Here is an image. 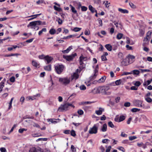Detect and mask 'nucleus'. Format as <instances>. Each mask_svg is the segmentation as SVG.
<instances>
[{
	"label": "nucleus",
	"mask_w": 152,
	"mask_h": 152,
	"mask_svg": "<svg viewBox=\"0 0 152 152\" xmlns=\"http://www.w3.org/2000/svg\"><path fill=\"white\" fill-rule=\"evenodd\" d=\"M104 109L101 107L99 108V110L95 111L96 113L98 115H100L102 113V112L104 111Z\"/></svg>",
	"instance_id": "10"
},
{
	"label": "nucleus",
	"mask_w": 152,
	"mask_h": 152,
	"mask_svg": "<svg viewBox=\"0 0 152 152\" xmlns=\"http://www.w3.org/2000/svg\"><path fill=\"white\" fill-rule=\"evenodd\" d=\"M80 89L82 90H85L86 89V87L84 85H81L80 87Z\"/></svg>",
	"instance_id": "45"
},
{
	"label": "nucleus",
	"mask_w": 152,
	"mask_h": 152,
	"mask_svg": "<svg viewBox=\"0 0 152 152\" xmlns=\"http://www.w3.org/2000/svg\"><path fill=\"white\" fill-rule=\"evenodd\" d=\"M64 68L63 65H57L55 66V69L57 73L60 74L63 72Z\"/></svg>",
	"instance_id": "5"
},
{
	"label": "nucleus",
	"mask_w": 152,
	"mask_h": 152,
	"mask_svg": "<svg viewBox=\"0 0 152 152\" xmlns=\"http://www.w3.org/2000/svg\"><path fill=\"white\" fill-rule=\"evenodd\" d=\"M45 61H47V63L48 64L50 63L51 61L53 60V58L51 56H50L47 55L45 56Z\"/></svg>",
	"instance_id": "9"
},
{
	"label": "nucleus",
	"mask_w": 152,
	"mask_h": 152,
	"mask_svg": "<svg viewBox=\"0 0 152 152\" xmlns=\"http://www.w3.org/2000/svg\"><path fill=\"white\" fill-rule=\"evenodd\" d=\"M118 58L121 59H124L123 55L122 53H119L118 54Z\"/></svg>",
	"instance_id": "32"
},
{
	"label": "nucleus",
	"mask_w": 152,
	"mask_h": 152,
	"mask_svg": "<svg viewBox=\"0 0 152 152\" xmlns=\"http://www.w3.org/2000/svg\"><path fill=\"white\" fill-rule=\"evenodd\" d=\"M145 100L148 103H151L152 102V99L149 97L145 98Z\"/></svg>",
	"instance_id": "40"
},
{
	"label": "nucleus",
	"mask_w": 152,
	"mask_h": 152,
	"mask_svg": "<svg viewBox=\"0 0 152 152\" xmlns=\"http://www.w3.org/2000/svg\"><path fill=\"white\" fill-rule=\"evenodd\" d=\"M71 148L73 152H76V148L73 145H71Z\"/></svg>",
	"instance_id": "44"
},
{
	"label": "nucleus",
	"mask_w": 152,
	"mask_h": 152,
	"mask_svg": "<svg viewBox=\"0 0 152 152\" xmlns=\"http://www.w3.org/2000/svg\"><path fill=\"white\" fill-rule=\"evenodd\" d=\"M32 64L33 66L36 67H37L38 65L37 64V63L34 61H32Z\"/></svg>",
	"instance_id": "46"
},
{
	"label": "nucleus",
	"mask_w": 152,
	"mask_h": 152,
	"mask_svg": "<svg viewBox=\"0 0 152 152\" xmlns=\"http://www.w3.org/2000/svg\"><path fill=\"white\" fill-rule=\"evenodd\" d=\"M122 143L124 144H128L129 143V140H124L122 141Z\"/></svg>",
	"instance_id": "62"
},
{
	"label": "nucleus",
	"mask_w": 152,
	"mask_h": 152,
	"mask_svg": "<svg viewBox=\"0 0 152 152\" xmlns=\"http://www.w3.org/2000/svg\"><path fill=\"white\" fill-rule=\"evenodd\" d=\"M77 56V53H75L69 56L64 55L63 58L66 59L67 61H72L75 57Z\"/></svg>",
	"instance_id": "6"
},
{
	"label": "nucleus",
	"mask_w": 152,
	"mask_h": 152,
	"mask_svg": "<svg viewBox=\"0 0 152 152\" xmlns=\"http://www.w3.org/2000/svg\"><path fill=\"white\" fill-rule=\"evenodd\" d=\"M106 77L105 76H104L102 77L99 80L98 82L99 83H100L101 82H103L105 80Z\"/></svg>",
	"instance_id": "30"
},
{
	"label": "nucleus",
	"mask_w": 152,
	"mask_h": 152,
	"mask_svg": "<svg viewBox=\"0 0 152 152\" xmlns=\"http://www.w3.org/2000/svg\"><path fill=\"white\" fill-rule=\"evenodd\" d=\"M140 110V109L138 108H133L131 110V111L132 112H135L137 111H139Z\"/></svg>",
	"instance_id": "37"
},
{
	"label": "nucleus",
	"mask_w": 152,
	"mask_h": 152,
	"mask_svg": "<svg viewBox=\"0 0 152 152\" xmlns=\"http://www.w3.org/2000/svg\"><path fill=\"white\" fill-rule=\"evenodd\" d=\"M130 103L129 102H127L124 103V106L126 107H129L130 106Z\"/></svg>",
	"instance_id": "48"
},
{
	"label": "nucleus",
	"mask_w": 152,
	"mask_h": 152,
	"mask_svg": "<svg viewBox=\"0 0 152 152\" xmlns=\"http://www.w3.org/2000/svg\"><path fill=\"white\" fill-rule=\"evenodd\" d=\"M87 59V58L86 57H83L82 55L80 57V60H81L82 61H86Z\"/></svg>",
	"instance_id": "53"
},
{
	"label": "nucleus",
	"mask_w": 152,
	"mask_h": 152,
	"mask_svg": "<svg viewBox=\"0 0 152 152\" xmlns=\"http://www.w3.org/2000/svg\"><path fill=\"white\" fill-rule=\"evenodd\" d=\"M134 105L137 107H141L142 104V101L138 100H136L134 101Z\"/></svg>",
	"instance_id": "8"
},
{
	"label": "nucleus",
	"mask_w": 152,
	"mask_h": 152,
	"mask_svg": "<svg viewBox=\"0 0 152 152\" xmlns=\"http://www.w3.org/2000/svg\"><path fill=\"white\" fill-rule=\"evenodd\" d=\"M108 1H104L103 2V4H105V7L107 8H108L109 7V6L108 5V4H110V3H108Z\"/></svg>",
	"instance_id": "56"
},
{
	"label": "nucleus",
	"mask_w": 152,
	"mask_h": 152,
	"mask_svg": "<svg viewBox=\"0 0 152 152\" xmlns=\"http://www.w3.org/2000/svg\"><path fill=\"white\" fill-rule=\"evenodd\" d=\"M89 9L92 13H94V12H96V10L91 5H89L88 7Z\"/></svg>",
	"instance_id": "16"
},
{
	"label": "nucleus",
	"mask_w": 152,
	"mask_h": 152,
	"mask_svg": "<svg viewBox=\"0 0 152 152\" xmlns=\"http://www.w3.org/2000/svg\"><path fill=\"white\" fill-rule=\"evenodd\" d=\"M41 15V14H37V15H32L31 16H29V17H34V16H35V17H33V18H31L29 19H28V20H32L36 18L37 17V16L40 15Z\"/></svg>",
	"instance_id": "24"
},
{
	"label": "nucleus",
	"mask_w": 152,
	"mask_h": 152,
	"mask_svg": "<svg viewBox=\"0 0 152 152\" xmlns=\"http://www.w3.org/2000/svg\"><path fill=\"white\" fill-rule=\"evenodd\" d=\"M49 33L51 35H53L56 33V30L54 28H51L49 31Z\"/></svg>",
	"instance_id": "21"
},
{
	"label": "nucleus",
	"mask_w": 152,
	"mask_h": 152,
	"mask_svg": "<svg viewBox=\"0 0 152 152\" xmlns=\"http://www.w3.org/2000/svg\"><path fill=\"white\" fill-rule=\"evenodd\" d=\"M50 82L51 83V86L49 87L48 89L50 91H52L53 90L54 87L53 86V82L52 81V80L51 79L50 80Z\"/></svg>",
	"instance_id": "27"
},
{
	"label": "nucleus",
	"mask_w": 152,
	"mask_h": 152,
	"mask_svg": "<svg viewBox=\"0 0 152 152\" xmlns=\"http://www.w3.org/2000/svg\"><path fill=\"white\" fill-rule=\"evenodd\" d=\"M81 10L83 11H85L87 10V8L84 6H82L81 7Z\"/></svg>",
	"instance_id": "49"
},
{
	"label": "nucleus",
	"mask_w": 152,
	"mask_h": 152,
	"mask_svg": "<svg viewBox=\"0 0 152 152\" xmlns=\"http://www.w3.org/2000/svg\"><path fill=\"white\" fill-rule=\"evenodd\" d=\"M101 59L102 61H105L107 60L106 57L105 55H102L101 57Z\"/></svg>",
	"instance_id": "51"
},
{
	"label": "nucleus",
	"mask_w": 152,
	"mask_h": 152,
	"mask_svg": "<svg viewBox=\"0 0 152 152\" xmlns=\"http://www.w3.org/2000/svg\"><path fill=\"white\" fill-rule=\"evenodd\" d=\"M123 34L121 33H118L117 36V38L119 39H121L123 37Z\"/></svg>",
	"instance_id": "34"
},
{
	"label": "nucleus",
	"mask_w": 152,
	"mask_h": 152,
	"mask_svg": "<svg viewBox=\"0 0 152 152\" xmlns=\"http://www.w3.org/2000/svg\"><path fill=\"white\" fill-rule=\"evenodd\" d=\"M127 58L124 59L121 62V64L123 66H126L129 64Z\"/></svg>",
	"instance_id": "11"
},
{
	"label": "nucleus",
	"mask_w": 152,
	"mask_h": 152,
	"mask_svg": "<svg viewBox=\"0 0 152 152\" xmlns=\"http://www.w3.org/2000/svg\"><path fill=\"white\" fill-rule=\"evenodd\" d=\"M107 126L106 124H103L100 129L101 131L102 132H105L107 130Z\"/></svg>",
	"instance_id": "13"
},
{
	"label": "nucleus",
	"mask_w": 152,
	"mask_h": 152,
	"mask_svg": "<svg viewBox=\"0 0 152 152\" xmlns=\"http://www.w3.org/2000/svg\"><path fill=\"white\" fill-rule=\"evenodd\" d=\"M4 82L2 81L0 83V89H1L0 92H1L2 90V88L4 86Z\"/></svg>",
	"instance_id": "23"
},
{
	"label": "nucleus",
	"mask_w": 152,
	"mask_h": 152,
	"mask_svg": "<svg viewBox=\"0 0 152 152\" xmlns=\"http://www.w3.org/2000/svg\"><path fill=\"white\" fill-rule=\"evenodd\" d=\"M59 81L61 84L65 86H66L70 82V78L67 77H60L59 79Z\"/></svg>",
	"instance_id": "4"
},
{
	"label": "nucleus",
	"mask_w": 152,
	"mask_h": 152,
	"mask_svg": "<svg viewBox=\"0 0 152 152\" xmlns=\"http://www.w3.org/2000/svg\"><path fill=\"white\" fill-rule=\"evenodd\" d=\"M99 23V26H102V20L100 18H99L98 19Z\"/></svg>",
	"instance_id": "54"
},
{
	"label": "nucleus",
	"mask_w": 152,
	"mask_h": 152,
	"mask_svg": "<svg viewBox=\"0 0 152 152\" xmlns=\"http://www.w3.org/2000/svg\"><path fill=\"white\" fill-rule=\"evenodd\" d=\"M70 6L71 7V10H72V12H73L74 14L77 13V11L76 10H75V7H73L71 5H70Z\"/></svg>",
	"instance_id": "29"
},
{
	"label": "nucleus",
	"mask_w": 152,
	"mask_h": 152,
	"mask_svg": "<svg viewBox=\"0 0 152 152\" xmlns=\"http://www.w3.org/2000/svg\"><path fill=\"white\" fill-rule=\"evenodd\" d=\"M110 88L109 86H104L99 87V89L103 94L109 95L110 94L111 92H107V91L109 90Z\"/></svg>",
	"instance_id": "3"
},
{
	"label": "nucleus",
	"mask_w": 152,
	"mask_h": 152,
	"mask_svg": "<svg viewBox=\"0 0 152 152\" xmlns=\"http://www.w3.org/2000/svg\"><path fill=\"white\" fill-rule=\"evenodd\" d=\"M46 29L45 28H43L42 30L39 31L38 33V34L39 35H40L42 34L43 32H46Z\"/></svg>",
	"instance_id": "25"
},
{
	"label": "nucleus",
	"mask_w": 152,
	"mask_h": 152,
	"mask_svg": "<svg viewBox=\"0 0 152 152\" xmlns=\"http://www.w3.org/2000/svg\"><path fill=\"white\" fill-rule=\"evenodd\" d=\"M129 5L130 6L133 8H136V6L133 3L129 2Z\"/></svg>",
	"instance_id": "50"
},
{
	"label": "nucleus",
	"mask_w": 152,
	"mask_h": 152,
	"mask_svg": "<svg viewBox=\"0 0 152 152\" xmlns=\"http://www.w3.org/2000/svg\"><path fill=\"white\" fill-rule=\"evenodd\" d=\"M141 72L143 73L144 72H150L151 70L149 69H140Z\"/></svg>",
	"instance_id": "57"
},
{
	"label": "nucleus",
	"mask_w": 152,
	"mask_h": 152,
	"mask_svg": "<svg viewBox=\"0 0 152 152\" xmlns=\"http://www.w3.org/2000/svg\"><path fill=\"white\" fill-rule=\"evenodd\" d=\"M70 107H74V106L72 104L66 103L64 104L61 105L60 107L58 108V110L61 112L66 111L69 109Z\"/></svg>",
	"instance_id": "2"
},
{
	"label": "nucleus",
	"mask_w": 152,
	"mask_h": 152,
	"mask_svg": "<svg viewBox=\"0 0 152 152\" xmlns=\"http://www.w3.org/2000/svg\"><path fill=\"white\" fill-rule=\"evenodd\" d=\"M137 138V137L135 136H130L129 137V140L130 141H132L136 139Z\"/></svg>",
	"instance_id": "41"
},
{
	"label": "nucleus",
	"mask_w": 152,
	"mask_h": 152,
	"mask_svg": "<svg viewBox=\"0 0 152 152\" xmlns=\"http://www.w3.org/2000/svg\"><path fill=\"white\" fill-rule=\"evenodd\" d=\"M29 152H37L35 148H32L29 151Z\"/></svg>",
	"instance_id": "59"
},
{
	"label": "nucleus",
	"mask_w": 152,
	"mask_h": 152,
	"mask_svg": "<svg viewBox=\"0 0 152 152\" xmlns=\"http://www.w3.org/2000/svg\"><path fill=\"white\" fill-rule=\"evenodd\" d=\"M51 65H49L44 67V69L46 70L50 71L51 70Z\"/></svg>",
	"instance_id": "22"
},
{
	"label": "nucleus",
	"mask_w": 152,
	"mask_h": 152,
	"mask_svg": "<svg viewBox=\"0 0 152 152\" xmlns=\"http://www.w3.org/2000/svg\"><path fill=\"white\" fill-rule=\"evenodd\" d=\"M108 141H109V140L107 139H104L102 140V142L104 143H107Z\"/></svg>",
	"instance_id": "63"
},
{
	"label": "nucleus",
	"mask_w": 152,
	"mask_h": 152,
	"mask_svg": "<svg viewBox=\"0 0 152 152\" xmlns=\"http://www.w3.org/2000/svg\"><path fill=\"white\" fill-rule=\"evenodd\" d=\"M119 118L120 122L124 121L125 119V117L124 115H121L119 117Z\"/></svg>",
	"instance_id": "35"
},
{
	"label": "nucleus",
	"mask_w": 152,
	"mask_h": 152,
	"mask_svg": "<svg viewBox=\"0 0 152 152\" xmlns=\"http://www.w3.org/2000/svg\"><path fill=\"white\" fill-rule=\"evenodd\" d=\"M42 21L40 20L35 21L31 22L27 25V27H31V28L34 29L35 30H38L39 29V27L37 26H39L42 25Z\"/></svg>",
	"instance_id": "1"
},
{
	"label": "nucleus",
	"mask_w": 152,
	"mask_h": 152,
	"mask_svg": "<svg viewBox=\"0 0 152 152\" xmlns=\"http://www.w3.org/2000/svg\"><path fill=\"white\" fill-rule=\"evenodd\" d=\"M26 99L28 101L29 100H35V98L34 97H33V96H27L26 98Z\"/></svg>",
	"instance_id": "28"
},
{
	"label": "nucleus",
	"mask_w": 152,
	"mask_h": 152,
	"mask_svg": "<svg viewBox=\"0 0 152 152\" xmlns=\"http://www.w3.org/2000/svg\"><path fill=\"white\" fill-rule=\"evenodd\" d=\"M25 100V98L23 96L21 97L20 99V101L21 102V104H23V103Z\"/></svg>",
	"instance_id": "58"
},
{
	"label": "nucleus",
	"mask_w": 152,
	"mask_h": 152,
	"mask_svg": "<svg viewBox=\"0 0 152 152\" xmlns=\"http://www.w3.org/2000/svg\"><path fill=\"white\" fill-rule=\"evenodd\" d=\"M108 125L109 127L112 128H113L114 127V125L113 124V123L110 121L108 122Z\"/></svg>",
	"instance_id": "33"
},
{
	"label": "nucleus",
	"mask_w": 152,
	"mask_h": 152,
	"mask_svg": "<svg viewBox=\"0 0 152 152\" xmlns=\"http://www.w3.org/2000/svg\"><path fill=\"white\" fill-rule=\"evenodd\" d=\"M132 72L133 73L134 75H138L140 73L139 71L137 70H134Z\"/></svg>",
	"instance_id": "31"
},
{
	"label": "nucleus",
	"mask_w": 152,
	"mask_h": 152,
	"mask_svg": "<svg viewBox=\"0 0 152 152\" xmlns=\"http://www.w3.org/2000/svg\"><path fill=\"white\" fill-rule=\"evenodd\" d=\"M70 133H71V135L73 136V137H75L76 135V133H75V131L73 130H71V132H70Z\"/></svg>",
	"instance_id": "42"
},
{
	"label": "nucleus",
	"mask_w": 152,
	"mask_h": 152,
	"mask_svg": "<svg viewBox=\"0 0 152 152\" xmlns=\"http://www.w3.org/2000/svg\"><path fill=\"white\" fill-rule=\"evenodd\" d=\"M97 130L98 128L95 124L92 128H90L89 133L90 134H96L97 132Z\"/></svg>",
	"instance_id": "7"
},
{
	"label": "nucleus",
	"mask_w": 152,
	"mask_h": 152,
	"mask_svg": "<svg viewBox=\"0 0 152 152\" xmlns=\"http://www.w3.org/2000/svg\"><path fill=\"white\" fill-rule=\"evenodd\" d=\"M118 10L123 13H128L129 12V11L128 10L126 9H123L121 8H118Z\"/></svg>",
	"instance_id": "15"
},
{
	"label": "nucleus",
	"mask_w": 152,
	"mask_h": 152,
	"mask_svg": "<svg viewBox=\"0 0 152 152\" xmlns=\"http://www.w3.org/2000/svg\"><path fill=\"white\" fill-rule=\"evenodd\" d=\"M141 85V83L140 81H136L134 83V85L136 86H139Z\"/></svg>",
	"instance_id": "55"
},
{
	"label": "nucleus",
	"mask_w": 152,
	"mask_h": 152,
	"mask_svg": "<svg viewBox=\"0 0 152 152\" xmlns=\"http://www.w3.org/2000/svg\"><path fill=\"white\" fill-rule=\"evenodd\" d=\"M151 82L150 80H148L146 82H145L143 83L144 86H145L149 85L151 83Z\"/></svg>",
	"instance_id": "36"
},
{
	"label": "nucleus",
	"mask_w": 152,
	"mask_h": 152,
	"mask_svg": "<svg viewBox=\"0 0 152 152\" xmlns=\"http://www.w3.org/2000/svg\"><path fill=\"white\" fill-rule=\"evenodd\" d=\"M54 8L55 10L58 12H60L61 10L60 8L58 7L55 5L54 6Z\"/></svg>",
	"instance_id": "39"
},
{
	"label": "nucleus",
	"mask_w": 152,
	"mask_h": 152,
	"mask_svg": "<svg viewBox=\"0 0 152 152\" xmlns=\"http://www.w3.org/2000/svg\"><path fill=\"white\" fill-rule=\"evenodd\" d=\"M79 76L78 74L76 73H75L73 74V75L72 76V80H73L74 79H77L78 77Z\"/></svg>",
	"instance_id": "18"
},
{
	"label": "nucleus",
	"mask_w": 152,
	"mask_h": 152,
	"mask_svg": "<svg viewBox=\"0 0 152 152\" xmlns=\"http://www.w3.org/2000/svg\"><path fill=\"white\" fill-rule=\"evenodd\" d=\"M121 80H118L115 81V83L116 85H118L121 83Z\"/></svg>",
	"instance_id": "60"
},
{
	"label": "nucleus",
	"mask_w": 152,
	"mask_h": 152,
	"mask_svg": "<svg viewBox=\"0 0 152 152\" xmlns=\"http://www.w3.org/2000/svg\"><path fill=\"white\" fill-rule=\"evenodd\" d=\"M127 59L128 60H129L130 59H133L135 58V56L133 55H129L128 56Z\"/></svg>",
	"instance_id": "38"
},
{
	"label": "nucleus",
	"mask_w": 152,
	"mask_h": 152,
	"mask_svg": "<svg viewBox=\"0 0 152 152\" xmlns=\"http://www.w3.org/2000/svg\"><path fill=\"white\" fill-rule=\"evenodd\" d=\"M106 48L109 51H111L112 50V46L110 44H107L105 45Z\"/></svg>",
	"instance_id": "19"
},
{
	"label": "nucleus",
	"mask_w": 152,
	"mask_h": 152,
	"mask_svg": "<svg viewBox=\"0 0 152 152\" xmlns=\"http://www.w3.org/2000/svg\"><path fill=\"white\" fill-rule=\"evenodd\" d=\"M72 49V46H69L66 50H62V52L64 53H68Z\"/></svg>",
	"instance_id": "17"
},
{
	"label": "nucleus",
	"mask_w": 152,
	"mask_h": 152,
	"mask_svg": "<svg viewBox=\"0 0 152 152\" xmlns=\"http://www.w3.org/2000/svg\"><path fill=\"white\" fill-rule=\"evenodd\" d=\"M152 32L149 31L147 34V37L146 38H144V40L145 41L146 40V41H148V39L147 38L149 36L151 35L152 34Z\"/></svg>",
	"instance_id": "26"
},
{
	"label": "nucleus",
	"mask_w": 152,
	"mask_h": 152,
	"mask_svg": "<svg viewBox=\"0 0 152 152\" xmlns=\"http://www.w3.org/2000/svg\"><path fill=\"white\" fill-rule=\"evenodd\" d=\"M0 151L1 152H6V150L4 148H0Z\"/></svg>",
	"instance_id": "64"
},
{
	"label": "nucleus",
	"mask_w": 152,
	"mask_h": 152,
	"mask_svg": "<svg viewBox=\"0 0 152 152\" xmlns=\"http://www.w3.org/2000/svg\"><path fill=\"white\" fill-rule=\"evenodd\" d=\"M48 122H50L52 123L55 124L57 123V121L54 119H47Z\"/></svg>",
	"instance_id": "20"
},
{
	"label": "nucleus",
	"mask_w": 152,
	"mask_h": 152,
	"mask_svg": "<svg viewBox=\"0 0 152 152\" xmlns=\"http://www.w3.org/2000/svg\"><path fill=\"white\" fill-rule=\"evenodd\" d=\"M27 130L26 129L24 128L20 129L18 130V132L20 133H22L24 131H26Z\"/></svg>",
	"instance_id": "52"
},
{
	"label": "nucleus",
	"mask_w": 152,
	"mask_h": 152,
	"mask_svg": "<svg viewBox=\"0 0 152 152\" xmlns=\"http://www.w3.org/2000/svg\"><path fill=\"white\" fill-rule=\"evenodd\" d=\"M81 29V28L75 27L73 29V31L75 32H77L80 31Z\"/></svg>",
	"instance_id": "47"
},
{
	"label": "nucleus",
	"mask_w": 152,
	"mask_h": 152,
	"mask_svg": "<svg viewBox=\"0 0 152 152\" xmlns=\"http://www.w3.org/2000/svg\"><path fill=\"white\" fill-rule=\"evenodd\" d=\"M98 71V70L96 69L94 70V74L93 76H91L90 77V79L91 80H93L96 77L97 75V74L96 73H97Z\"/></svg>",
	"instance_id": "14"
},
{
	"label": "nucleus",
	"mask_w": 152,
	"mask_h": 152,
	"mask_svg": "<svg viewBox=\"0 0 152 152\" xmlns=\"http://www.w3.org/2000/svg\"><path fill=\"white\" fill-rule=\"evenodd\" d=\"M80 65L81 66L79 68L80 71L82 70L85 67V65L83 64V61L80 60Z\"/></svg>",
	"instance_id": "12"
},
{
	"label": "nucleus",
	"mask_w": 152,
	"mask_h": 152,
	"mask_svg": "<svg viewBox=\"0 0 152 152\" xmlns=\"http://www.w3.org/2000/svg\"><path fill=\"white\" fill-rule=\"evenodd\" d=\"M77 112L78 114L80 115L83 114L84 113L83 111L81 109L78 110Z\"/></svg>",
	"instance_id": "43"
},
{
	"label": "nucleus",
	"mask_w": 152,
	"mask_h": 152,
	"mask_svg": "<svg viewBox=\"0 0 152 152\" xmlns=\"http://www.w3.org/2000/svg\"><path fill=\"white\" fill-rule=\"evenodd\" d=\"M10 81L12 82H14L15 80V77L14 76L12 77L10 79Z\"/></svg>",
	"instance_id": "61"
}]
</instances>
